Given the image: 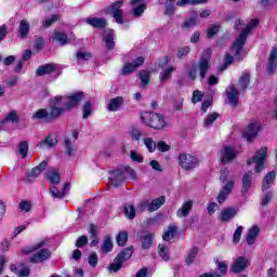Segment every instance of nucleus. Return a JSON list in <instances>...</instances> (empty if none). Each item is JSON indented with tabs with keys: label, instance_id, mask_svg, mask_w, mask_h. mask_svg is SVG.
I'll return each mask as SVG.
<instances>
[{
	"label": "nucleus",
	"instance_id": "obj_41",
	"mask_svg": "<svg viewBox=\"0 0 277 277\" xmlns=\"http://www.w3.org/2000/svg\"><path fill=\"white\" fill-rule=\"evenodd\" d=\"M143 144L146 146L149 153H155V150H157V143L155 140H153V137L144 138Z\"/></svg>",
	"mask_w": 277,
	"mask_h": 277
},
{
	"label": "nucleus",
	"instance_id": "obj_1",
	"mask_svg": "<svg viewBox=\"0 0 277 277\" xmlns=\"http://www.w3.org/2000/svg\"><path fill=\"white\" fill-rule=\"evenodd\" d=\"M64 101V96L56 95L50 100V106L49 110L44 108L38 109L32 115V120H43V122H53L57 120V118H61L62 110L58 109V105H62Z\"/></svg>",
	"mask_w": 277,
	"mask_h": 277
},
{
	"label": "nucleus",
	"instance_id": "obj_11",
	"mask_svg": "<svg viewBox=\"0 0 277 277\" xmlns=\"http://www.w3.org/2000/svg\"><path fill=\"white\" fill-rule=\"evenodd\" d=\"M144 62H146V60L143 56H138L131 63L124 64L121 68L120 75H122V77H127L132 72H135L140 66H143Z\"/></svg>",
	"mask_w": 277,
	"mask_h": 277
},
{
	"label": "nucleus",
	"instance_id": "obj_49",
	"mask_svg": "<svg viewBox=\"0 0 277 277\" xmlns=\"http://www.w3.org/2000/svg\"><path fill=\"white\" fill-rule=\"evenodd\" d=\"M123 213L128 220H135V207L126 206L123 209Z\"/></svg>",
	"mask_w": 277,
	"mask_h": 277
},
{
	"label": "nucleus",
	"instance_id": "obj_40",
	"mask_svg": "<svg viewBox=\"0 0 277 277\" xmlns=\"http://www.w3.org/2000/svg\"><path fill=\"white\" fill-rule=\"evenodd\" d=\"M124 1L119 0L115 3H113L108 9L105 10L106 14H114L116 12H121L122 10H120V8H122Z\"/></svg>",
	"mask_w": 277,
	"mask_h": 277
},
{
	"label": "nucleus",
	"instance_id": "obj_6",
	"mask_svg": "<svg viewBox=\"0 0 277 277\" xmlns=\"http://www.w3.org/2000/svg\"><path fill=\"white\" fill-rule=\"evenodd\" d=\"M134 250V247L130 246L128 248H124L120 253H118L115 258V262L108 266L109 272H119V269H122L124 261H129V259L133 256Z\"/></svg>",
	"mask_w": 277,
	"mask_h": 277
},
{
	"label": "nucleus",
	"instance_id": "obj_34",
	"mask_svg": "<svg viewBox=\"0 0 277 277\" xmlns=\"http://www.w3.org/2000/svg\"><path fill=\"white\" fill-rule=\"evenodd\" d=\"M259 226H253L249 229L247 234V243L248 246H254V242L256 241V238L259 237Z\"/></svg>",
	"mask_w": 277,
	"mask_h": 277
},
{
	"label": "nucleus",
	"instance_id": "obj_13",
	"mask_svg": "<svg viewBox=\"0 0 277 277\" xmlns=\"http://www.w3.org/2000/svg\"><path fill=\"white\" fill-rule=\"evenodd\" d=\"M132 14L135 18H140L148 8V0H131Z\"/></svg>",
	"mask_w": 277,
	"mask_h": 277
},
{
	"label": "nucleus",
	"instance_id": "obj_10",
	"mask_svg": "<svg viewBox=\"0 0 277 277\" xmlns=\"http://www.w3.org/2000/svg\"><path fill=\"white\" fill-rule=\"evenodd\" d=\"M109 184L111 187H120L122 183L127 181L123 167L110 171V176L108 177Z\"/></svg>",
	"mask_w": 277,
	"mask_h": 277
},
{
	"label": "nucleus",
	"instance_id": "obj_18",
	"mask_svg": "<svg viewBox=\"0 0 277 277\" xmlns=\"http://www.w3.org/2000/svg\"><path fill=\"white\" fill-rule=\"evenodd\" d=\"M241 190L240 194L241 196H246L250 189H252V171H248L242 175L241 179Z\"/></svg>",
	"mask_w": 277,
	"mask_h": 277
},
{
	"label": "nucleus",
	"instance_id": "obj_61",
	"mask_svg": "<svg viewBox=\"0 0 277 277\" xmlns=\"http://www.w3.org/2000/svg\"><path fill=\"white\" fill-rule=\"evenodd\" d=\"M89 265L92 267H96V265H98V254H96V252H92L89 255Z\"/></svg>",
	"mask_w": 277,
	"mask_h": 277
},
{
	"label": "nucleus",
	"instance_id": "obj_29",
	"mask_svg": "<svg viewBox=\"0 0 277 277\" xmlns=\"http://www.w3.org/2000/svg\"><path fill=\"white\" fill-rule=\"evenodd\" d=\"M124 105V97L122 96H117L110 100L108 104V111H118L120 107Z\"/></svg>",
	"mask_w": 277,
	"mask_h": 277
},
{
	"label": "nucleus",
	"instance_id": "obj_58",
	"mask_svg": "<svg viewBox=\"0 0 277 277\" xmlns=\"http://www.w3.org/2000/svg\"><path fill=\"white\" fill-rule=\"evenodd\" d=\"M130 158L132 159V161H136V163H143L144 162V157H142V155H140L135 150L130 151Z\"/></svg>",
	"mask_w": 277,
	"mask_h": 277
},
{
	"label": "nucleus",
	"instance_id": "obj_64",
	"mask_svg": "<svg viewBox=\"0 0 277 277\" xmlns=\"http://www.w3.org/2000/svg\"><path fill=\"white\" fill-rule=\"evenodd\" d=\"M88 246V236H80L76 241V248H83Z\"/></svg>",
	"mask_w": 277,
	"mask_h": 277
},
{
	"label": "nucleus",
	"instance_id": "obj_15",
	"mask_svg": "<svg viewBox=\"0 0 277 277\" xmlns=\"http://www.w3.org/2000/svg\"><path fill=\"white\" fill-rule=\"evenodd\" d=\"M214 263H215V265H217V269H219L220 274L205 273V274L200 275L199 277H222V276H226V274L228 273V265H226V263L220 261V258H214Z\"/></svg>",
	"mask_w": 277,
	"mask_h": 277
},
{
	"label": "nucleus",
	"instance_id": "obj_9",
	"mask_svg": "<svg viewBox=\"0 0 277 277\" xmlns=\"http://www.w3.org/2000/svg\"><path fill=\"white\" fill-rule=\"evenodd\" d=\"M179 164L183 170H187L190 172V170H195V168H198L200 164V160L196 158L195 156H192V154H185L182 153L179 155Z\"/></svg>",
	"mask_w": 277,
	"mask_h": 277
},
{
	"label": "nucleus",
	"instance_id": "obj_50",
	"mask_svg": "<svg viewBox=\"0 0 277 277\" xmlns=\"http://www.w3.org/2000/svg\"><path fill=\"white\" fill-rule=\"evenodd\" d=\"M123 168V173L126 174V177L129 176L132 181H137V173L135 170H133L131 167L126 166Z\"/></svg>",
	"mask_w": 277,
	"mask_h": 277
},
{
	"label": "nucleus",
	"instance_id": "obj_8",
	"mask_svg": "<svg viewBox=\"0 0 277 277\" xmlns=\"http://www.w3.org/2000/svg\"><path fill=\"white\" fill-rule=\"evenodd\" d=\"M85 94L83 92H76L72 93L71 95L67 96V101L64 102L63 107H60L58 105V110H61V116H64L66 111H72L75 107L83 101Z\"/></svg>",
	"mask_w": 277,
	"mask_h": 277
},
{
	"label": "nucleus",
	"instance_id": "obj_54",
	"mask_svg": "<svg viewBox=\"0 0 277 277\" xmlns=\"http://www.w3.org/2000/svg\"><path fill=\"white\" fill-rule=\"evenodd\" d=\"M2 122H18V114L16 110H11Z\"/></svg>",
	"mask_w": 277,
	"mask_h": 277
},
{
	"label": "nucleus",
	"instance_id": "obj_33",
	"mask_svg": "<svg viewBox=\"0 0 277 277\" xmlns=\"http://www.w3.org/2000/svg\"><path fill=\"white\" fill-rule=\"evenodd\" d=\"M52 40H55V42H58L61 47H66V44H68V35L62 31H54L52 35Z\"/></svg>",
	"mask_w": 277,
	"mask_h": 277
},
{
	"label": "nucleus",
	"instance_id": "obj_3",
	"mask_svg": "<svg viewBox=\"0 0 277 277\" xmlns=\"http://www.w3.org/2000/svg\"><path fill=\"white\" fill-rule=\"evenodd\" d=\"M259 26V19H251L247 27L242 29L241 34L235 40L230 52L233 53L235 60L237 62H241L243 58L241 57V51H243V47H246V41L248 40V36H250V31L254 29V27Z\"/></svg>",
	"mask_w": 277,
	"mask_h": 277
},
{
	"label": "nucleus",
	"instance_id": "obj_38",
	"mask_svg": "<svg viewBox=\"0 0 277 277\" xmlns=\"http://www.w3.org/2000/svg\"><path fill=\"white\" fill-rule=\"evenodd\" d=\"M238 84L241 88L242 92H246V90H248L250 85V72H243L239 78Z\"/></svg>",
	"mask_w": 277,
	"mask_h": 277
},
{
	"label": "nucleus",
	"instance_id": "obj_19",
	"mask_svg": "<svg viewBox=\"0 0 277 277\" xmlns=\"http://www.w3.org/2000/svg\"><path fill=\"white\" fill-rule=\"evenodd\" d=\"M237 212L238 210L235 207L223 208L219 216V220L220 222H224V223L230 222V220H233L235 215H237Z\"/></svg>",
	"mask_w": 277,
	"mask_h": 277
},
{
	"label": "nucleus",
	"instance_id": "obj_53",
	"mask_svg": "<svg viewBox=\"0 0 277 277\" xmlns=\"http://www.w3.org/2000/svg\"><path fill=\"white\" fill-rule=\"evenodd\" d=\"M174 70H176V68L174 67H169L164 69V71L160 74V81H168V79H170Z\"/></svg>",
	"mask_w": 277,
	"mask_h": 277
},
{
	"label": "nucleus",
	"instance_id": "obj_46",
	"mask_svg": "<svg viewBox=\"0 0 277 277\" xmlns=\"http://www.w3.org/2000/svg\"><path fill=\"white\" fill-rule=\"evenodd\" d=\"M138 79H141L143 88H146V85H148V81H150V72L147 70L140 71Z\"/></svg>",
	"mask_w": 277,
	"mask_h": 277
},
{
	"label": "nucleus",
	"instance_id": "obj_12",
	"mask_svg": "<svg viewBox=\"0 0 277 277\" xmlns=\"http://www.w3.org/2000/svg\"><path fill=\"white\" fill-rule=\"evenodd\" d=\"M48 166H49V162L47 160H43L37 167H35L30 171H28L24 179L25 183H31V181H34V179H38V176H40V174H42V172H44L47 170Z\"/></svg>",
	"mask_w": 277,
	"mask_h": 277
},
{
	"label": "nucleus",
	"instance_id": "obj_63",
	"mask_svg": "<svg viewBox=\"0 0 277 277\" xmlns=\"http://www.w3.org/2000/svg\"><path fill=\"white\" fill-rule=\"evenodd\" d=\"M205 96V94H202V91L196 90L193 93V98L192 102L193 103H200V101H202V97Z\"/></svg>",
	"mask_w": 277,
	"mask_h": 277
},
{
	"label": "nucleus",
	"instance_id": "obj_26",
	"mask_svg": "<svg viewBox=\"0 0 277 277\" xmlns=\"http://www.w3.org/2000/svg\"><path fill=\"white\" fill-rule=\"evenodd\" d=\"M52 72H55V64L53 63L44 64L36 70L37 77H44V75H51Z\"/></svg>",
	"mask_w": 277,
	"mask_h": 277
},
{
	"label": "nucleus",
	"instance_id": "obj_60",
	"mask_svg": "<svg viewBox=\"0 0 277 277\" xmlns=\"http://www.w3.org/2000/svg\"><path fill=\"white\" fill-rule=\"evenodd\" d=\"M220 31V25H212L208 28V38H213V36H216Z\"/></svg>",
	"mask_w": 277,
	"mask_h": 277
},
{
	"label": "nucleus",
	"instance_id": "obj_62",
	"mask_svg": "<svg viewBox=\"0 0 277 277\" xmlns=\"http://www.w3.org/2000/svg\"><path fill=\"white\" fill-rule=\"evenodd\" d=\"M76 57L78 61H88L90 60V57H92V54L88 52L78 51L76 53Z\"/></svg>",
	"mask_w": 277,
	"mask_h": 277
},
{
	"label": "nucleus",
	"instance_id": "obj_2",
	"mask_svg": "<svg viewBox=\"0 0 277 277\" xmlns=\"http://www.w3.org/2000/svg\"><path fill=\"white\" fill-rule=\"evenodd\" d=\"M211 53H213L211 51V48H207L206 50H203L198 61V64H194L192 68L186 70L188 79H192V81H196L198 71L200 79H205L207 77V72H209L210 68L209 62H211Z\"/></svg>",
	"mask_w": 277,
	"mask_h": 277
},
{
	"label": "nucleus",
	"instance_id": "obj_42",
	"mask_svg": "<svg viewBox=\"0 0 277 277\" xmlns=\"http://www.w3.org/2000/svg\"><path fill=\"white\" fill-rule=\"evenodd\" d=\"M116 241L120 247L127 246V241H129V234L127 232L119 233L116 237Z\"/></svg>",
	"mask_w": 277,
	"mask_h": 277
},
{
	"label": "nucleus",
	"instance_id": "obj_57",
	"mask_svg": "<svg viewBox=\"0 0 277 277\" xmlns=\"http://www.w3.org/2000/svg\"><path fill=\"white\" fill-rule=\"evenodd\" d=\"M243 233V226H238L234 233L233 241L234 243H239L241 240V234Z\"/></svg>",
	"mask_w": 277,
	"mask_h": 277
},
{
	"label": "nucleus",
	"instance_id": "obj_59",
	"mask_svg": "<svg viewBox=\"0 0 277 277\" xmlns=\"http://www.w3.org/2000/svg\"><path fill=\"white\" fill-rule=\"evenodd\" d=\"M50 194L53 196V198H58V200H62L64 198V193L60 192L55 186L50 187Z\"/></svg>",
	"mask_w": 277,
	"mask_h": 277
},
{
	"label": "nucleus",
	"instance_id": "obj_22",
	"mask_svg": "<svg viewBox=\"0 0 277 277\" xmlns=\"http://www.w3.org/2000/svg\"><path fill=\"white\" fill-rule=\"evenodd\" d=\"M248 267V259L245 256H239L235 262L234 265L230 267L229 272L232 274H239L243 272Z\"/></svg>",
	"mask_w": 277,
	"mask_h": 277
},
{
	"label": "nucleus",
	"instance_id": "obj_52",
	"mask_svg": "<svg viewBox=\"0 0 277 277\" xmlns=\"http://www.w3.org/2000/svg\"><path fill=\"white\" fill-rule=\"evenodd\" d=\"M102 252H111L114 250V242H111V238H106L101 248Z\"/></svg>",
	"mask_w": 277,
	"mask_h": 277
},
{
	"label": "nucleus",
	"instance_id": "obj_51",
	"mask_svg": "<svg viewBox=\"0 0 277 277\" xmlns=\"http://www.w3.org/2000/svg\"><path fill=\"white\" fill-rule=\"evenodd\" d=\"M82 111H83L82 118L84 120H88V118L92 116V103L85 102L83 105Z\"/></svg>",
	"mask_w": 277,
	"mask_h": 277
},
{
	"label": "nucleus",
	"instance_id": "obj_14",
	"mask_svg": "<svg viewBox=\"0 0 277 277\" xmlns=\"http://www.w3.org/2000/svg\"><path fill=\"white\" fill-rule=\"evenodd\" d=\"M259 131H261V123L251 122L249 123L247 130L242 133V136L245 140H247V142H252V140L259 135Z\"/></svg>",
	"mask_w": 277,
	"mask_h": 277
},
{
	"label": "nucleus",
	"instance_id": "obj_36",
	"mask_svg": "<svg viewBox=\"0 0 277 277\" xmlns=\"http://www.w3.org/2000/svg\"><path fill=\"white\" fill-rule=\"evenodd\" d=\"M154 235L150 233H146L141 237V241H142V248L143 250H148L150 248H153V239H154Z\"/></svg>",
	"mask_w": 277,
	"mask_h": 277
},
{
	"label": "nucleus",
	"instance_id": "obj_48",
	"mask_svg": "<svg viewBox=\"0 0 277 277\" xmlns=\"http://www.w3.org/2000/svg\"><path fill=\"white\" fill-rule=\"evenodd\" d=\"M175 12H176V3L166 2L164 14L167 16H174Z\"/></svg>",
	"mask_w": 277,
	"mask_h": 277
},
{
	"label": "nucleus",
	"instance_id": "obj_44",
	"mask_svg": "<svg viewBox=\"0 0 277 277\" xmlns=\"http://www.w3.org/2000/svg\"><path fill=\"white\" fill-rule=\"evenodd\" d=\"M175 235H176V226H170L168 230L162 235V239L164 241H171V239H174Z\"/></svg>",
	"mask_w": 277,
	"mask_h": 277
},
{
	"label": "nucleus",
	"instance_id": "obj_27",
	"mask_svg": "<svg viewBox=\"0 0 277 277\" xmlns=\"http://www.w3.org/2000/svg\"><path fill=\"white\" fill-rule=\"evenodd\" d=\"M103 41L105 42L108 51H114V49H116V43L114 42V30H106L103 36Z\"/></svg>",
	"mask_w": 277,
	"mask_h": 277
},
{
	"label": "nucleus",
	"instance_id": "obj_7",
	"mask_svg": "<svg viewBox=\"0 0 277 277\" xmlns=\"http://www.w3.org/2000/svg\"><path fill=\"white\" fill-rule=\"evenodd\" d=\"M265 159H267V147H262L261 149H258L254 156L247 161V166L255 163L254 172L259 174L265 170Z\"/></svg>",
	"mask_w": 277,
	"mask_h": 277
},
{
	"label": "nucleus",
	"instance_id": "obj_45",
	"mask_svg": "<svg viewBox=\"0 0 277 277\" xmlns=\"http://www.w3.org/2000/svg\"><path fill=\"white\" fill-rule=\"evenodd\" d=\"M18 153L22 155L23 159L27 157V153H29V143L27 141H23L18 144Z\"/></svg>",
	"mask_w": 277,
	"mask_h": 277
},
{
	"label": "nucleus",
	"instance_id": "obj_25",
	"mask_svg": "<svg viewBox=\"0 0 277 277\" xmlns=\"http://www.w3.org/2000/svg\"><path fill=\"white\" fill-rule=\"evenodd\" d=\"M275 181H276V171L268 172L263 179L262 192H267V189H269L274 185Z\"/></svg>",
	"mask_w": 277,
	"mask_h": 277
},
{
	"label": "nucleus",
	"instance_id": "obj_35",
	"mask_svg": "<svg viewBox=\"0 0 277 277\" xmlns=\"http://www.w3.org/2000/svg\"><path fill=\"white\" fill-rule=\"evenodd\" d=\"M57 144V138L48 136L43 141L39 142L37 144L38 148H53V146H56Z\"/></svg>",
	"mask_w": 277,
	"mask_h": 277
},
{
	"label": "nucleus",
	"instance_id": "obj_56",
	"mask_svg": "<svg viewBox=\"0 0 277 277\" xmlns=\"http://www.w3.org/2000/svg\"><path fill=\"white\" fill-rule=\"evenodd\" d=\"M58 18H60V15L57 14L52 15L50 18L42 22V27H45V28L51 27V25H53V23H56Z\"/></svg>",
	"mask_w": 277,
	"mask_h": 277
},
{
	"label": "nucleus",
	"instance_id": "obj_21",
	"mask_svg": "<svg viewBox=\"0 0 277 277\" xmlns=\"http://www.w3.org/2000/svg\"><path fill=\"white\" fill-rule=\"evenodd\" d=\"M235 157H237V150H235L232 146H225L221 151L222 163H228L229 161H233Z\"/></svg>",
	"mask_w": 277,
	"mask_h": 277
},
{
	"label": "nucleus",
	"instance_id": "obj_37",
	"mask_svg": "<svg viewBox=\"0 0 277 277\" xmlns=\"http://www.w3.org/2000/svg\"><path fill=\"white\" fill-rule=\"evenodd\" d=\"M198 252H200V248L193 247L185 259L186 265H192L196 261V256H198Z\"/></svg>",
	"mask_w": 277,
	"mask_h": 277
},
{
	"label": "nucleus",
	"instance_id": "obj_20",
	"mask_svg": "<svg viewBox=\"0 0 277 277\" xmlns=\"http://www.w3.org/2000/svg\"><path fill=\"white\" fill-rule=\"evenodd\" d=\"M51 259V250L49 249H41L32 256L29 258L30 263H43V261H48Z\"/></svg>",
	"mask_w": 277,
	"mask_h": 277
},
{
	"label": "nucleus",
	"instance_id": "obj_39",
	"mask_svg": "<svg viewBox=\"0 0 277 277\" xmlns=\"http://www.w3.org/2000/svg\"><path fill=\"white\" fill-rule=\"evenodd\" d=\"M130 137L133 142H140L142 135H144L140 129L135 126H132L129 131Z\"/></svg>",
	"mask_w": 277,
	"mask_h": 277
},
{
	"label": "nucleus",
	"instance_id": "obj_31",
	"mask_svg": "<svg viewBox=\"0 0 277 277\" xmlns=\"http://www.w3.org/2000/svg\"><path fill=\"white\" fill-rule=\"evenodd\" d=\"M29 22L27 19H22L18 25L19 37L25 40L29 36L30 29Z\"/></svg>",
	"mask_w": 277,
	"mask_h": 277
},
{
	"label": "nucleus",
	"instance_id": "obj_16",
	"mask_svg": "<svg viewBox=\"0 0 277 277\" xmlns=\"http://www.w3.org/2000/svg\"><path fill=\"white\" fill-rule=\"evenodd\" d=\"M225 92L229 105H232L233 107H237V105H239V90L235 88V84H230L229 87H227Z\"/></svg>",
	"mask_w": 277,
	"mask_h": 277
},
{
	"label": "nucleus",
	"instance_id": "obj_43",
	"mask_svg": "<svg viewBox=\"0 0 277 277\" xmlns=\"http://www.w3.org/2000/svg\"><path fill=\"white\" fill-rule=\"evenodd\" d=\"M220 118V114L213 113L208 115V117L205 119L203 127L209 128L212 127L213 123Z\"/></svg>",
	"mask_w": 277,
	"mask_h": 277
},
{
	"label": "nucleus",
	"instance_id": "obj_23",
	"mask_svg": "<svg viewBox=\"0 0 277 277\" xmlns=\"http://www.w3.org/2000/svg\"><path fill=\"white\" fill-rule=\"evenodd\" d=\"M192 209H194V200L189 199L177 209V217H188L189 213L192 212Z\"/></svg>",
	"mask_w": 277,
	"mask_h": 277
},
{
	"label": "nucleus",
	"instance_id": "obj_5",
	"mask_svg": "<svg viewBox=\"0 0 277 277\" xmlns=\"http://www.w3.org/2000/svg\"><path fill=\"white\" fill-rule=\"evenodd\" d=\"M141 120L151 129L161 130L166 127V119L163 118V115L157 113H143L141 115Z\"/></svg>",
	"mask_w": 277,
	"mask_h": 277
},
{
	"label": "nucleus",
	"instance_id": "obj_47",
	"mask_svg": "<svg viewBox=\"0 0 277 277\" xmlns=\"http://www.w3.org/2000/svg\"><path fill=\"white\" fill-rule=\"evenodd\" d=\"M158 254L162 258V261H170V253L168 252V247L164 245L158 246Z\"/></svg>",
	"mask_w": 277,
	"mask_h": 277
},
{
	"label": "nucleus",
	"instance_id": "obj_55",
	"mask_svg": "<svg viewBox=\"0 0 277 277\" xmlns=\"http://www.w3.org/2000/svg\"><path fill=\"white\" fill-rule=\"evenodd\" d=\"M196 23H198V18L190 17L184 21L182 27H184L185 29H192V27H196Z\"/></svg>",
	"mask_w": 277,
	"mask_h": 277
},
{
	"label": "nucleus",
	"instance_id": "obj_28",
	"mask_svg": "<svg viewBox=\"0 0 277 277\" xmlns=\"http://www.w3.org/2000/svg\"><path fill=\"white\" fill-rule=\"evenodd\" d=\"M45 176L52 185H60V182L62 181V176L60 175L57 169L48 170Z\"/></svg>",
	"mask_w": 277,
	"mask_h": 277
},
{
	"label": "nucleus",
	"instance_id": "obj_17",
	"mask_svg": "<svg viewBox=\"0 0 277 277\" xmlns=\"http://www.w3.org/2000/svg\"><path fill=\"white\" fill-rule=\"evenodd\" d=\"M277 68V48H273L268 55V63L266 65V70L268 75H274Z\"/></svg>",
	"mask_w": 277,
	"mask_h": 277
},
{
	"label": "nucleus",
	"instance_id": "obj_30",
	"mask_svg": "<svg viewBox=\"0 0 277 277\" xmlns=\"http://www.w3.org/2000/svg\"><path fill=\"white\" fill-rule=\"evenodd\" d=\"M64 147L65 155H68L69 157H75V155H77V145H75V141L65 138Z\"/></svg>",
	"mask_w": 277,
	"mask_h": 277
},
{
	"label": "nucleus",
	"instance_id": "obj_32",
	"mask_svg": "<svg viewBox=\"0 0 277 277\" xmlns=\"http://www.w3.org/2000/svg\"><path fill=\"white\" fill-rule=\"evenodd\" d=\"M163 205H166V197H163V196L151 200L148 206L149 213H153L154 211L161 209V207H163Z\"/></svg>",
	"mask_w": 277,
	"mask_h": 277
},
{
	"label": "nucleus",
	"instance_id": "obj_4",
	"mask_svg": "<svg viewBox=\"0 0 277 277\" xmlns=\"http://www.w3.org/2000/svg\"><path fill=\"white\" fill-rule=\"evenodd\" d=\"M229 174L230 171H228V169H221V175L219 179L221 183H224V185L216 197L219 205H224V202H226L228 199V196L233 194V189H235V180H228Z\"/></svg>",
	"mask_w": 277,
	"mask_h": 277
},
{
	"label": "nucleus",
	"instance_id": "obj_24",
	"mask_svg": "<svg viewBox=\"0 0 277 277\" xmlns=\"http://www.w3.org/2000/svg\"><path fill=\"white\" fill-rule=\"evenodd\" d=\"M85 23L95 29H105V27H107V19L103 17L87 18Z\"/></svg>",
	"mask_w": 277,
	"mask_h": 277
}]
</instances>
